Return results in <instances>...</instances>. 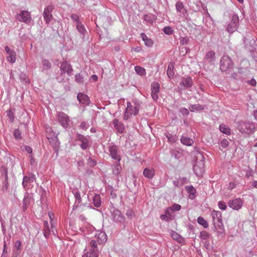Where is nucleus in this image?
I'll return each mask as SVG.
<instances>
[{"label":"nucleus","instance_id":"obj_1","mask_svg":"<svg viewBox=\"0 0 257 257\" xmlns=\"http://www.w3.org/2000/svg\"><path fill=\"white\" fill-rule=\"evenodd\" d=\"M57 117L59 123L63 127L67 128L68 127L70 119L66 114L62 112H59L57 113Z\"/></svg>","mask_w":257,"mask_h":257},{"label":"nucleus","instance_id":"obj_2","mask_svg":"<svg viewBox=\"0 0 257 257\" xmlns=\"http://www.w3.org/2000/svg\"><path fill=\"white\" fill-rule=\"evenodd\" d=\"M17 19L19 21L29 23L32 20L30 13L28 11H22L17 16Z\"/></svg>","mask_w":257,"mask_h":257},{"label":"nucleus","instance_id":"obj_3","mask_svg":"<svg viewBox=\"0 0 257 257\" xmlns=\"http://www.w3.org/2000/svg\"><path fill=\"white\" fill-rule=\"evenodd\" d=\"M243 202L240 198L231 200L228 202V206L233 209L238 210L243 205Z\"/></svg>","mask_w":257,"mask_h":257},{"label":"nucleus","instance_id":"obj_4","mask_svg":"<svg viewBox=\"0 0 257 257\" xmlns=\"http://www.w3.org/2000/svg\"><path fill=\"white\" fill-rule=\"evenodd\" d=\"M238 18L234 15L232 17V21L227 27V30L229 33H232L237 30L238 25Z\"/></svg>","mask_w":257,"mask_h":257},{"label":"nucleus","instance_id":"obj_5","mask_svg":"<svg viewBox=\"0 0 257 257\" xmlns=\"http://www.w3.org/2000/svg\"><path fill=\"white\" fill-rule=\"evenodd\" d=\"M5 50L7 53V59L8 61L12 63H15L16 59L15 52L11 49L8 46H6Z\"/></svg>","mask_w":257,"mask_h":257},{"label":"nucleus","instance_id":"obj_6","mask_svg":"<svg viewBox=\"0 0 257 257\" xmlns=\"http://www.w3.org/2000/svg\"><path fill=\"white\" fill-rule=\"evenodd\" d=\"M152 98L156 101L158 98V93L160 91V84L157 82H153L152 84Z\"/></svg>","mask_w":257,"mask_h":257},{"label":"nucleus","instance_id":"obj_7","mask_svg":"<svg viewBox=\"0 0 257 257\" xmlns=\"http://www.w3.org/2000/svg\"><path fill=\"white\" fill-rule=\"evenodd\" d=\"M89 251H92V255L94 257H98L99 251L97 247V242L95 240H92L90 242Z\"/></svg>","mask_w":257,"mask_h":257},{"label":"nucleus","instance_id":"obj_8","mask_svg":"<svg viewBox=\"0 0 257 257\" xmlns=\"http://www.w3.org/2000/svg\"><path fill=\"white\" fill-rule=\"evenodd\" d=\"M53 7L50 6L45 8L44 11V18L47 23H48L52 19L51 12L53 10Z\"/></svg>","mask_w":257,"mask_h":257},{"label":"nucleus","instance_id":"obj_9","mask_svg":"<svg viewBox=\"0 0 257 257\" xmlns=\"http://www.w3.org/2000/svg\"><path fill=\"white\" fill-rule=\"evenodd\" d=\"M95 240L99 244H104L107 240L106 234L103 232L97 233L95 236Z\"/></svg>","mask_w":257,"mask_h":257},{"label":"nucleus","instance_id":"obj_10","mask_svg":"<svg viewBox=\"0 0 257 257\" xmlns=\"http://www.w3.org/2000/svg\"><path fill=\"white\" fill-rule=\"evenodd\" d=\"M35 181V177L34 175L30 174L27 176L24 177L23 181V185L24 187H27L29 184L31 185Z\"/></svg>","mask_w":257,"mask_h":257},{"label":"nucleus","instance_id":"obj_11","mask_svg":"<svg viewBox=\"0 0 257 257\" xmlns=\"http://www.w3.org/2000/svg\"><path fill=\"white\" fill-rule=\"evenodd\" d=\"M250 124L248 123L244 122L243 121H240L238 123V130L241 132V133H246L247 132L249 128V125Z\"/></svg>","mask_w":257,"mask_h":257},{"label":"nucleus","instance_id":"obj_12","mask_svg":"<svg viewBox=\"0 0 257 257\" xmlns=\"http://www.w3.org/2000/svg\"><path fill=\"white\" fill-rule=\"evenodd\" d=\"M109 152L112 158L115 160L119 161L120 159V156L117 153V150L115 146H111L109 147Z\"/></svg>","mask_w":257,"mask_h":257},{"label":"nucleus","instance_id":"obj_13","mask_svg":"<svg viewBox=\"0 0 257 257\" xmlns=\"http://www.w3.org/2000/svg\"><path fill=\"white\" fill-rule=\"evenodd\" d=\"M193 84L192 80L190 77L184 78L180 84L181 86L185 88H189L192 86Z\"/></svg>","mask_w":257,"mask_h":257},{"label":"nucleus","instance_id":"obj_14","mask_svg":"<svg viewBox=\"0 0 257 257\" xmlns=\"http://www.w3.org/2000/svg\"><path fill=\"white\" fill-rule=\"evenodd\" d=\"M141 36L146 46L149 47L153 46L154 42L151 39L149 38L144 33H142Z\"/></svg>","mask_w":257,"mask_h":257},{"label":"nucleus","instance_id":"obj_15","mask_svg":"<svg viewBox=\"0 0 257 257\" xmlns=\"http://www.w3.org/2000/svg\"><path fill=\"white\" fill-rule=\"evenodd\" d=\"M77 99L80 103L88 104L89 103L88 97L82 93H79L77 95Z\"/></svg>","mask_w":257,"mask_h":257},{"label":"nucleus","instance_id":"obj_16","mask_svg":"<svg viewBox=\"0 0 257 257\" xmlns=\"http://www.w3.org/2000/svg\"><path fill=\"white\" fill-rule=\"evenodd\" d=\"M132 106L130 102L127 103V106L125 111V115H136L138 112V109L135 107V109L133 110L132 108Z\"/></svg>","mask_w":257,"mask_h":257},{"label":"nucleus","instance_id":"obj_17","mask_svg":"<svg viewBox=\"0 0 257 257\" xmlns=\"http://www.w3.org/2000/svg\"><path fill=\"white\" fill-rule=\"evenodd\" d=\"M143 174L146 178L151 179L155 175V170L154 168H146L144 171Z\"/></svg>","mask_w":257,"mask_h":257},{"label":"nucleus","instance_id":"obj_18","mask_svg":"<svg viewBox=\"0 0 257 257\" xmlns=\"http://www.w3.org/2000/svg\"><path fill=\"white\" fill-rule=\"evenodd\" d=\"M114 126L119 133H122L124 131V126L123 124L118 120L115 119L113 121Z\"/></svg>","mask_w":257,"mask_h":257},{"label":"nucleus","instance_id":"obj_19","mask_svg":"<svg viewBox=\"0 0 257 257\" xmlns=\"http://www.w3.org/2000/svg\"><path fill=\"white\" fill-rule=\"evenodd\" d=\"M186 190L189 194V198L191 199H193L195 197V194L196 193V190L192 186H186Z\"/></svg>","mask_w":257,"mask_h":257},{"label":"nucleus","instance_id":"obj_20","mask_svg":"<svg viewBox=\"0 0 257 257\" xmlns=\"http://www.w3.org/2000/svg\"><path fill=\"white\" fill-rule=\"evenodd\" d=\"M211 215L213 220H216L219 222L221 220V213L220 211L213 210L211 212Z\"/></svg>","mask_w":257,"mask_h":257},{"label":"nucleus","instance_id":"obj_21","mask_svg":"<svg viewBox=\"0 0 257 257\" xmlns=\"http://www.w3.org/2000/svg\"><path fill=\"white\" fill-rule=\"evenodd\" d=\"M181 143L186 146H190L193 144V140L191 139L183 137L181 139Z\"/></svg>","mask_w":257,"mask_h":257},{"label":"nucleus","instance_id":"obj_22","mask_svg":"<svg viewBox=\"0 0 257 257\" xmlns=\"http://www.w3.org/2000/svg\"><path fill=\"white\" fill-rule=\"evenodd\" d=\"M181 208V206L179 204H174L171 208H168L166 210V213L167 214H169V212H170L171 211H176L180 210Z\"/></svg>","mask_w":257,"mask_h":257},{"label":"nucleus","instance_id":"obj_23","mask_svg":"<svg viewBox=\"0 0 257 257\" xmlns=\"http://www.w3.org/2000/svg\"><path fill=\"white\" fill-rule=\"evenodd\" d=\"M94 205L95 207H98L101 204V201L100 200V196L99 195H95L93 199Z\"/></svg>","mask_w":257,"mask_h":257},{"label":"nucleus","instance_id":"obj_24","mask_svg":"<svg viewBox=\"0 0 257 257\" xmlns=\"http://www.w3.org/2000/svg\"><path fill=\"white\" fill-rule=\"evenodd\" d=\"M176 9L178 12L183 14L186 12L185 10L184 9V6L181 2H179L176 3Z\"/></svg>","mask_w":257,"mask_h":257},{"label":"nucleus","instance_id":"obj_25","mask_svg":"<svg viewBox=\"0 0 257 257\" xmlns=\"http://www.w3.org/2000/svg\"><path fill=\"white\" fill-rule=\"evenodd\" d=\"M220 131L226 134V135H230L231 131L229 127L226 126V125L224 124H221L219 127Z\"/></svg>","mask_w":257,"mask_h":257},{"label":"nucleus","instance_id":"obj_26","mask_svg":"<svg viewBox=\"0 0 257 257\" xmlns=\"http://www.w3.org/2000/svg\"><path fill=\"white\" fill-rule=\"evenodd\" d=\"M79 140L81 142V144L80 145L81 148L83 149H86L87 147H88V140L86 139L83 138V136H82L79 137Z\"/></svg>","mask_w":257,"mask_h":257},{"label":"nucleus","instance_id":"obj_27","mask_svg":"<svg viewBox=\"0 0 257 257\" xmlns=\"http://www.w3.org/2000/svg\"><path fill=\"white\" fill-rule=\"evenodd\" d=\"M198 223L202 225L204 228H207L208 226V223L207 221L202 217L199 216L197 218Z\"/></svg>","mask_w":257,"mask_h":257},{"label":"nucleus","instance_id":"obj_28","mask_svg":"<svg viewBox=\"0 0 257 257\" xmlns=\"http://www.w3.org/2000/svg\"><path fill=\"white\" fill-rule=\"evenodd\" d=\"M135 70L137 73L140 75H144L146 73L145 69L139 65H136Z\"/></svg>","mask_w":257,"mask_h":257},{"label":"nucleus","instance_id":"obj_29","mask_svg":"<svg viewBox=\"0 0 257 257\" xmlns=\"http://www.w3.org/2000/svg\"><path fill=\"white\" fill-rule=\"evenodd\" d=\"M167 73L168 76L170 78H172L173 77V76L174 75L173 65H168Z\"/></svg>","mask_w":257,"mask_h":257},{"label":"nucleus","instance_id":"obj_30","mask_svg":"<svg viewBox=\"0 0 257 257\" xmlns=\"http://www.w3.org/2000/svg\"><path fill=\"white\" fill-rule=\"evenodd\" d=\"M190 111H194L195 110H201L204 109V107L200 104H194L191 106L189 108Z\"/></svg>","mask_w":257,"mask_h":257},{"label":"nucleus","instance_id":"obj_31","mask_svg":"<svg viewBox=\"0 0 257 257\" xmlns=\"http://www.w3.org/2000/svg\"><path fill=\"white\" fill-rule=\"evenodd\" d=\"M31 202L30 198L28 197H25L23 199V209H26L28 206L30 205Z\"/></svg>","mask_w":257,"mask_h":257},{"label":"nucleus","instance_id":"obj_32","mask_svg":"<svg viewBox=\"0 0 257 257\" xmlns=\"http://www.w3.org/2000/svg\"><path fill=\"white\" fill-rule=\"evenodd\" d=\"M77 28L79 32L81 34H83L85 32V29L83 25L77 22Z\"/></svg>","mask_w":257,"mask_h":257},{"label":"nucleus","instance_id":"obj_33","mask_svg":"<svg viewBox=\"0 0 257 257\" xmlns=\"http://www.w3.org/2000/svg\"><path fill=\"white\" fill-rule=\"evenodd\" d=\"M164 32L167 35H171L173 32V29L170 27H166L164 28L163 30Z\"/></svg>","mask_w":257,"mask_h":257},{"label":"nucleus","instance_id":"obj_34","mask_svg":"<svg viewBox=\"0 0 257 257\" xmlns=\"http://www.w3.org/2000/svg\"><path fill=\"white\" fill-rule=\"evenodd\" d=\"M218 207L221 210H225L226 205L225 203L223 201H219L218 203Z\"/></svg>","mask_w":257,"mask_h":257},{"label":"nucleus","instance_id":"obj_35","mask_svg":"<svg viewBox=\"0 0 257 257\" xmlns=\"http://www.w3.org/2000/svg\"><path fill=\"white\" fill-rule=\"evenodd\" d=\"M14 137L17 139H21V133L19 130H16L14 133Z\"/></svg>","mask_w":257,"mask_h":257},{"label":"nucleus","instance_id":"obj_36","mask_svg":"<svg viewBox=\"0 0 257 257\" xmlns=\"http://www.w3.org/2000/svg\"><path fill=\"white\" fill-rule=\"evenodd\" d=\"M220 145L222 148H225L228 145V141L226 139H223L221 141Z\"/></svg>","mask_w":257,"mask_h":257},{"label":"nucleus","instance_id":"obj_37","mask_svg":"<svg viewBox=\"0 0 257 257\" xmlns=\"http://www.w3.org/2000/svg\"><path fill=\"white\" fill-rule=\"evenodd\" d=\"M215 55V53L213 51L208 52L205 56V58L207 59L212 58Z\"/></svg>","mask_w":257,"mask_h":257},{"label":"nucleus","instance_id":"obj_38","mask_svg":"<svg viewBox=\"0 0 257 257\" xmlns=\"http://www.w3.org/2000/svg\"><path fill=\"white\" fill-rule=\"evenodd\" d=\"M21 245H22V243H21V241L17 240L16 241V242L15 243V248H16L17 250H21Z\"/></svg>","mask_w":257,"mask_h":257},{"label":"nucleus","instance_id":"obj_39","mask_svg":"<svg viewBox=\"0 0 257 257\" xmlns=\"http://www.w3.org/2000/svg\"><path fill=\"white\" fill-rule=\"evenodd\" d=\"M171 217L170 212H169V214H167L166 213V214L165 215H162L161 216V218L163 220H168L169 218H170Z\"/></svg>","mask_w":257,"mask_h":257},{"label":"nucleus","instance_id":"obj_40","mask_svg":"<svg viewBox=\"0 0 257 257\" xmlns=\"http://www.w3.org/2000/svg\"><path fill=\"white\" fill-rule=\"evenodd\" d=\"M74 196L76 200L78 201V203L81 202V197L79 193L75 192L74 193Z\"/></svg>","mask_w":257,"mask_h":257},{"label":"nucleus","instance_id":"obj_41","mask_svg":"<svg viewBox=\"0 0 257 257\" xmlns=\"http://www.w3.org/2000/svg\"><path fill=\"white\" fill-rule=\"evenodd\" d=\"M82 257H94L93 256L92 251H88L86 252L83 255Z\"/></svg>","mask_w":257,"mask_h":257},{"label":"nucleus","instance_id":"obj_42","mask_svg":"<svg viewBox=\"0 0 257 257\" xmlns=\"http://www.w3.org/2000/svg\"><path fill=\"white\" fill-rule=\"evenodd\" d=\"M194 170L195 172V173L197 175H201L202 174V170H199V171H198V166L197 165H195L194 166Z\"/></svg>","mask_w":257,"mask_h":257},{"label":"nucleus","instance_id":"obj_43","mask_svg":"<svg viewBox=\"0 0 257 257\" xmlns=\"http://www.w3.org/2000/svg\"><path fill=\"white\" fill-rule=\"evenodd\" d=\"M24 149L29 154H32L33 152L32 149L29 146H25Z\"/></svg>","mask_w":257,"mask_h":257},{"label":"nucleus","instance_id":"obj_44","mask_svg":"<svg viewBox=\"0 0 257 257\" xmlns=\"http://www.w3.org/2000/svg\"><path fill=\"white\" fill-rule=\"evenodd\" d=\"M172 236L175 240H179L180 239V236L176 233H173Z\"/></svg>","mask_w":257,"mask_h":257},{"label":"nucleus","instance_id":"obj_45","mask_svg":"<svg viewBox=\"0 0 257 257\" xmlns=\"http://www.w3.org/2000/svg\"><path fill=\"white\" fill-rule=\"evenodd\" d=\"M181 112L184 114H188L189 113L188 110L186 108H183L181 109Z\"/></svg>","mask_w":257,"mask_h":257},{"label":"nucleus","instance_id":"obj_46","mask_svg":"<svg viewBox=\"0 0 257 257\" xmlns=\"http://www.w3.org/2000/svg\"><path fill=\"white\" fill-rule=\"evenodd\" d=\"M201 235L204 239L206 238L208 236V234L205 231L201 232Z\"/></svg>","mask_w":257,"mask_h":257},{"label":"nucleus","instance_id":"obj_47","mask_svg":"<svg viewBox=\"0 0 257 257\" xmlns=\"http://www.w3.org/2000/svg\"><path fill=\"white\" fill-rule=\"evenodd\" d=\"M228 65H221L220 69L222 71H225L226 69L228 68Z\"/></svg>","mask_w":257,"mask_h":257},{"label":"nucleus","instance_id":"obj_48","mask_svg":"<svg viewBox=\"0 0 257 257\" xmlns=\"http://www.w3.org/2000/svg\"><path fill=\"white\" fill-rule=\"evenodd\" d=\"M80 128H81L82 129H85V127H86V122L83 121V122H82L80 125Z\"/></svg>","mask_w":257,"mask_h":257},{"label":"nucleus","instance_id":"obj_49","mask_svg":"<svg viewBox=\"0 0 257 257\" xmlns=\"http://www.w3.org/2000/svg\"><path fill=\"white\" fill-rule=\"evenodd\" d=\"M71 18L72 19H73L75 21H77V19H78L77 15H76L75 14H72L71 16Z\"/></svg>","mask_w":257,"mask_h":257},{"label":"nucleus","instance_id":"obj_50","mask_svg":"<svg viewBox=\"0 0 257 257\" xmlns=\"http://www.w3.org/2000/svg\"><path fill=\"white\" fill-rule=\"evenodd\" d=\"M250 84L252 85V86H254L256 84V81H255V79H252L250 81Z\"/></svg>","mask_w":257,"mask_h":257},{"label":"nucleus","instance_id":"obj_51","mask_svg":"<svg viewBox=\"0 0 257 257\" xmlns=\"http://www.w3.org/2000/svg\"><path fill=\"white\" fill-rule=\"evenodd\" d=\"M91 78H92V79L94 81H97V79H98V77H97V75H92L91 76Z\"/></svg>","mask_w":257,"mask_h":257},{"label":"nucleus","instance_id":"obj_52","mask_svg":"<svg viewBox=\"0 0 257 257\" xmlns=\"http://www.w3.org/2000/svg\"><path fill=\"white\" fill-rule=\"evenodd\" d=\"M189 41V38H187V37H186V38H183L182 39V42L184 43H187Z\"/></svg>","mask_w":257,"mask_h":257},{"label":"nucleus","instance_id":"obj_53","mask_svg":"<svg viewBox=\"0 0 257 257\" xmlns=\"http://www.w3.org/2000/svg\"><path fill=\"white\" fill-rule=\"evenodd\" d=\"M252 185L254 187L257 188V181H254L252 183Z\"/></svg>","mask_w":257,"mask_h":257},{"label":"nucleus","instance_id":"obj_54","mask_svg":"<svg viewBox=\"0 0 257 257\" xmlns=\"http://www.w3.org/2000/svg\"><path fill=\"white\" fill-rule=\"evenodd\" d=\"M133 214V212L132 211V210H128L127 213H126V214L127 215H132V214Z\"/></svg>","mask_w":257,"mask_h":257},{"label":"nucleus","instance_id":"obj_55","mask_svg":"<svg viewBox=\"0 0 257 257\" xmlns=\"http://www.w3.org/2000/svg\"><path fill=\"white\" fill-rule=\"evenodd\" d=\"M229 187L230 189H232L234 187V184L233 183H230Z\"/></svg>","mask_w":257,"mask_h":257},{"label":"nucleus","instance_id":"obj_56","mask_svg":"<svg viewBox=\"0 0 257 257\" xmlns=\"http://www.w3.org/2000/svg\"><path fill=\"white\" fill-rule=\"evenodd\" d=\"M254 116L255 118V119H257V110H256L254 113Z\"/></svg>","mask_w":257,"mask_h":257},{"label":"nucleus","instance_id":"obj_57","mask_svg":"<svg viewBox=\"0 0 257 257\" xmlns=\"http://www.w3.org/2000/svg\"><path fill=\"white\" fill-rule=\"evenodd\" d=\"M48 222L47 221H45L44 223V225L45 226V227H47L48 226Z\"/></svg>","mask_w":257,"mask_h":257},{"label":"nucleus","instance_id":"obj_58","mask_svg":"<svg viewBox=\"0 0 257 257\" xmlns=\"http://www.w3.org/2000/svg\"><path fill=\"white\" fill-rule=\"evenodd\" d=\"M239 3H242L243 2V0H237Z\"/></svg>","mask_w":257,"mask_h":257},{"label":"nucleus","instance_id":"obj_59","mask_svg":"<svg viewBox=\"0 0 257 257\" xmlns=\"http://www.w3.org/2000/svg\"><path fill=\"white\" fill-rule=\"evenodd\" d=\"M4 251L3 252H5L6 251V248H6V244H4Z\"/></svg>","mask_w":257,"mask_h":257},{"label":"nucleus","instance_id":"obj_60","mask_svg":"<svg viewBox=\"0 0 257 257\" xmlns=\"http://www.w3.org/2000/svg\"><path fill=\"white\" fill-rule=\"evenodd\" d=\"M49 216L51 221H52V216H51V215L50 213L49 214Z\"/></svg>","mask_w":257,"mask_h":257},{"label":"nucleus","instance_id":"obj_61","mask_svg":"<svg viewBox=\"0 0 257 257\" xmlns=\"http://www.w3.org/2000/svg\"><path fill=\"white\" fill-rule=\"evenodd\" d=\"M93 163H92V165H94L96 164V163L94 162L93 161H92Z\"/></svg>","mask_w":257,"mask_h":257},{"label":"nucleus","instance_id":"obj_62","mask_svg":"<svg viewBox=\"0 0 257 257\" xmlns=\"http://www.w3.org/2000/svg\"><path fill=\"white\" fill-rule=\"evenodd\" d=\"M231 29H232V26H231Z\"/></svg>","mask_w":257,"mask_h":257}]
</instances>
